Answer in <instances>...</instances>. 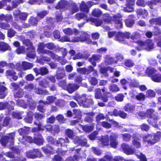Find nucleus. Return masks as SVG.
<instances>
[{
  "label": "nucleus",
  "mask_w": 161,
  "mask_h": 161,
  "mask_svg": "<svg viewBox=\"0 0 161 161\" xmlns=\"http://www.w3.org/2000/svg\"><path fill=\"white\" fill-rule=\"evenodd\" d=\"M78 10V8L75 3L72 4L70 7L69 10L71 14L77 12Z\"/></svg>",
  "instance_id": "43"
},
{
  "label": "nucleus",
  "mask_w": 161,
  "mask_h": 161,
  "mask_svg": "<svg viewBox=\"0 0 161 161\" xmlns=\"http://www.w3.org/2000/svg\"><path fill=\"white\" fill-rule=\"evenodd\" d=\"M151 79L155 82H161V74H155Z\"/></svg>",
  "instance_id": "35"
},
{
  "label": "nucleus",
  "mask_w": 161,
  "mask_h": 161,
  "mask_svg": "<svg viewBox=\"0 0 161 161\" xmlns=\"http://www.w3.org/2000/svg\"><path fill=\"white\" fill-rule=\"evenodd\" d=\"M122 136L123 140L126 142H130L132 137L131 135L129 133L123 134Z\"/></svg>",
  "instance_id": "46"
},
{
  "label": "nucleus",
  "mask_w": 161,
  "mask_h": 161,
  "mask_svg": "<svg viewBox=\"0 0 161 161\" xmlns=\"http://www.w3.org/2000/svg\"><path fill=\"white\" fill-rule=\"evenodd\" d=\"M121 147L124 153L126 155L133 154L135 152V149L131 146L126 143H123L121 144Z\"/></svg>",
  "instance_id": "4"
},
{
  "label": "nucleus",
  "mask_w": 161,
  "mask_h": 161,
  "mask_svg": "<svg viewBox=\"0 0 161 161\" xmlns=\"http://www.w3.org/2000/svg\"><path fill=\"white\" fill-rule=\"evenodd\" d=\"M35 133L33 136L34 143L39 146L42 145L44 141L42 134L39 132Z\"/></svg>",
  "instance_id": "5"
},
{
  "label": "nucleus",
  "mask_w": 161,
  "mask_h": 161,
  "mask_svg": "<svg viewBox=\"0 0 161 161\" xmlns=\"http://www.w3.org/2000/svg\"><path fill=\"white\" fill-rule=\"evenodd\" d=\"M67 2L64 0L60 1L58 3V5L57 6V8H63L66 7L67 5Z\"/></svg>",
  "instance_id": "58"
},
{
  "label": "nucleus",
  "mask_w": 161,
  "mask_h": 161,
  "mask_svg": "<svg viewBox=\"0 0 161 161\" xmlns=\"http://www.w3.org/2000/svg\"><path fill=\"white\" fill-rule=\"evenodd\" d=\"M7 88L3 85H0V98L4 99L6 96L7 93L6 92Z\"/></svg>",
  "instance_id": "25"
},
{
  "label": "nucleus",
  "mask_w": 161,
  "mask_h": 161,
  "mask_svg": "<svg viewBox=\"0 0 161 161\" xmlns=\"http://www.w3.org/2000/svg\"><path fill=\"white\" fill-rule=\"evenodd\" d=\"M100 125L103 127L107 129H109L111 127V124L105 121L101 122L100 123Z\"/></svg>",
  "instance_id": "62"
},
{
  "label": "nucleus",
  "mask_w": 161,
  "mask_h": 161,
  "mask_svg": "<svg viewBox=\"0 0 161 161\" xmlns=\"http://www.w3.org/2000/svg\"><path fill=\"white\" fill-rule=\"evenodd\" d=\"M106 59L107 63L109 64H111L114 63H116L117 62V61L114 59L112 57H109L108 55L106 56Z\"/></svg>",
  "instance_id": "48"
},
{
  "label": "nucleus",
  "mask_w": 161,
  "mask_h": 161,
  "mask_svg": "<svg viewBox=\"0 0 161 161\" xmlns=\"http://www.w3.org/2000/svg\"><path fill=\"white\" fill-rule=\"evenodd\" d=\"M124 97V96L123 94L119 93L115 96L114 98L117 102H122L123 100Z\"/></svg>",
  "instance_id": "60"
},
{
  "label": "nucleus",
  "mask_w": 161,
  "mask_h": 161,
  "mask_svg": "<svg viewBox=\"0 0 161 161\" xmlns=\"http://www.w3.org/2000/svg\"><path fill=\"white\" fill-rule=\"evenodd\" d=\"M23 70H26L31 69L33 66L32 63H29L25 61L22 62Z\"/></svg>",
  "instance_id": "30"
},
{
  "label": "nucleus",
  "mask_w": 161,
  "mask_h": 161,
  "mask_svg": "<svg viewBox=\"0 0 161 161\" xmlns=\"http://www.w3.org/2000/svg\"><path fill=\"white\" fill-rule=\"evenodd\" d=\"M65 134L69 138L73 139L74 138V132L70 129L68 128L65 130Z\"/></svg>",
  "instance_id": "37"
},
{
  "label": "nucleus",
  "mask_w": 161,
  "mask_h": 161,
  "mask_svg": "<svg viewBox=\"0 0 161 161\" xmlns=\"http://www.w3.org/2000/svg\"><path fill=\"white\" fill-rule=\"evenodd\" d=\"M102 95L101 90L99 88H96L95 90V97L97 99H99Z\"/></svg>",
  "instance_id": "55"
},
{
  "label": "nucleus",
  "mask_w": 161,
  "mask_h": 161,
  "mask_svg": "<svg viewBox=\"0 0 161 161\" xmlns=\"http://www.w3.org/2000/svg\"><path fill=\"white\" fill-rule=\"evenodd\" d=\"M34 124L36 125L37 126V127H34L32 128L31 129V131L32 132H39V131H44L45 129L44 128V126H42L41 123L39 122L37 123L36 122H34Z\"/></svg>",
  "instance_id": "15"
},
{
  "label": "nucleus",
  "mask_w": 161,
  "mask_h": 161,
  "mask_svg": "<svg viewBox=\"0 0 161 161\" xmlns=\"http://www.w3.org/2000/svg\"><path fill=\"white\" fill-rule=\"evenodd\" d=\"M47 140L48 143H50L53 145H56L57 140L52 136H48Z\"/></svg>",
  "instance_id": "56"
},
{
  "label": "nucleus",
  "mask_w": 161,
  "mask_h": 161,
  "mask_svg": "<svg viewBox=\"0 0 161 161\" xmlns=\"http://www.w3.org/2000/svg\"><path fill=\"white\" fill-rule=\"evenodd\" d=\"M139 85V82L135 80H131L129 83L130 87L137 88Z\"/></svg>",
  "instance_id": "50"
},
{
  "label": "nucleus",
  "mask_w": 161,
  "mask_h": 161,
  "mask_svg": "<svg viewBox=\"0 0 161 161\" xmlns=\"http://www.w3.org/2000/svg\"><path fill=\"white\" fill-rule=\"evenodd\" d=\"M111 94L109 92H107L103 93V95H101L99 99H101L104 102H107L108 101V98L110 97Z\"/></svg>",
  "instance_id": "32"
},
{
  "label": "nucleus",
  "mask_w": 161,
  "mask_h": 161,
  "mask_svg": "<svg viewBox=\"0 0 161 161\" xmlns=\"http://www.w3.org/2000/svg\"><path fill=\"white\" fill-rule=\"evenodd\" d=\"M33 70L35 72L36 76L41 75L42 76L46 75L49 73L48 69L46 67L43 66L38 69L37 68H35L33 69Z\"/></svg>",
  "instance_id": "6"
},
{
  "label": "nucleus",
  "mask_w": 161,
  "mask_h": 161,
  "mask_svg": "<svg viewBox=\"0 0 161 161\" xmlns=\"http://www.w3.org/2000/svg\"><path fill=\"white\" fill-rule=\"evenodd\" d=\"M0 49L2 50H6L10 49L9 46L8 44L4 42H0Z\"/></svg>",
  "instance_id": "45"
},
{
  "label": "nucleus",
  "mask_w": 161,
  "mask_h": 161,
  "mask_svg": "<svg viewBox=\"0 0 161 161\" xmlns=\"http://www.w3.org/2000/svg\"><path fill=\"white\" fill-rule=\"evenodd\" d=\"M25 154L27 158L32 159L41 157L42 155L39 150L38 149H33L32 150L26 152Z\"/></svg>",
  "instance_id": "3"
},
{
  "label": "nucleus",
  "mask_w": 161,
  "mask_h": 161,
  "mask_svg": "<svg viewBox=\"0 0 161 161\" xmlns=\"http://www.w3.org/2000/svg\"><path fill=\"white\" fill-rule=\"evenodd\" d=\"M39 85L43 87L46 88L48 86L49 82L46 80L43 79L39 81Z\"/></svg>",
  "instance_id": "52"
},
{
  "label": "nucleus",
  "mask_w": 161,
  "mask_h": 161,
  "mask_svg": "<svg viewBox=\"0 0 161 161\" xmlns=\"http://www.w3.org/2000/svg\"><path fill=\"white\" fill-rule=\"evenodd\" d=\"M155 92L153 90L149 89L146 91L145 96L147 98H152L155 97Z\"/></svg>",
  "instance_id": "38"
},
{
  "label": "nucleus",
  "mask_w": 161,
  "mask_h": 161,
  "mask_svg": "<svg viewBox=\"0 0 161 161\" xmlns=\"http://www.w3.org/2000/svg\"><path fill=\"white\" fill-rule=\"evenodd\" d=\"M145 46L148 47L150 49H152L154 47V44L151 40L147 39L145 41Z\"/></svg>",
  "instance_id": "59"
},
{
  "label": "nucleus",
  "mask_w": 161,
  "mask_h": 161,
  "mask_svg": "<svg viewBox=\"0 0 161 161\" xmlns=\"http://www.w3.org/2000/svg\"><path fill=\"white\" fill-rule=\"evenodd\" d=\"M118 136L115 134L112 133L109 136L110 140V146L114 148H116L118 144L117 141Z\"/></svg>",
  "instance_id": "7"
},
{
  "label": "nucleus",
  "mask_w": 161,
  "mask_h": 161,
  "mask_svg": "<svg viewBox=\"0 0 161 161\" xmlns=\"http://www.w3.org/2000/svg\"><path fill=\"white\" fill-rule=\"evenodd\" d=\"M64 32L66 35H70L74 33L75 35L77 34L79 32L76 29H72L70 28H67L63 30Z\"/></svg>",
  "instance_id": "22"
},
{
  "label": "nucleus",
  "mask_w": 161,
  "mask_h": 161,
  "mask_svg": "<svg viewBox=\"0 0 161 161\" xmlns=\"http://www.w3.org/2000/svg\"><path fill=\"white\" fill-rule=\"evenodd\" d=\"M140 128L142 131H147L150 129L149 126L146 124H142L140 126Z\"/></svg>",
  "instance_id": "61"
},
{
  "label": "nucleus",
  "mask_w": 161,
  "mask_h": 161,
  "mask_svg": "<svg viewBox=\"0 0 161 161\" xmlns=\"http://www.w3.org/2000/svg\"><path fill=\"white\" fill-rule=\"evenodd\" d=\"M40 53H48L50 57L53 60H57L59 56L56 55L52 51H38Z\"/></svg>",
  "instance_id": "31"
},
{
  "label": "nucleus",
  "mask_w": 161,
  "mask_h": 161,
  "mask_svg": "<svg viewBox=\"0 0 161 161\" xmlns=\"http://www.w3.org/2000/svg\"><path fill=\"white\" fill-rule=\"evenodd\" d=\"M73 114L75 115V118H80L81 117V112L79 109H74L73 110Z\"/></svg>",
  "instance_id": "47"
},
{
  "label": "nucleus",
  "mask_w": 161,
  "mask_h": 161,
  "mask_svg": "<svg viewBox=\"0 0 161 161\" xmlns=\"http://www.w3.org/2000/svg\"><path fill=\"white\" fill-rule=\"evenodd\" d=\"M151 23H155L158 25H161V18L152 19L150 20Z\"/></svg>",
  "instance_id": "64"
},
{
  "label": "nucleus",
  "mask_w": 161,
  "mask_h": 161,
  "mask_svg": "<svg viewBox=\"0 0 161 161\" xmlns=\"http://www.w3.org/2000/svg\"><path fill=\"white\" fill-rule=\"evenodd\" d=\"M89 3H88L86 4L83 1L81 2L80 5V10L85 12L86 13H88L89 11L88 5Z\"/></svg>",
  "instance_id": "34"
},
{
  "label": "nucleus",
  "mask_w": 161,
  "mask_h": 161,
  "mask_svg": "<svg viewBox=\"0 0 161 161\" xmlns=\"http://www.w3.org/2000/svg\"><path fill=\"white\" fill-rule=\"evenodd\" d=\"M136 108L135 105L131 103H128L126 104L124 107V110L128 113H132L135 111Z\"/></svg>",
  "instance_id": "14"
},
{
  "label": "nucleus",
  "mask_w": 161,
  "mask_h": 161,
  "mask_svg": "<svg viewBox=\"0 0 161 161\" xmlns=\"http://www.w3.org/2000/svg\"><path fill=\"white\" fill-rule=\"evenodd\" d=\"M90 20L92 23H94L95 25L97 26L100 25L102 23V20L98 19L91 18L90 19Z\"/></svg>",
  "instance_id": "42"
},
{
  "label": "nucleus",
  "mask_w": 161,
  "mask_h": 161,
  "mask_svg": "<svg viewBox=\"0 0 161 161\" xmlns=\"http://www.w3.org/2000/svg\"><path fill=\"white\" fill-rule=\"evenodd\" d=\"M136 99L138 101H144L146 98V96L142 93H139L135 96Z\"/></svg>",
  "instance_id": "49"
},
{
  "label": "nucleus",
  "mask_w": 161,
  "mask_h": 161,
  "mask_svg": "<svg viewBox=\"0 0 161 161\" xmlns=\"http://www.w3.org/2000/svg\"><path fill=\"white\" fill-rule=\"evenodd\" d=\"M9 140L8 136H3L2 137L0 140V142L3 146L6 145Z\"/></svg>",
  "instance_id": "40"
},
{
  "label": "nucleus",
  "mask_w": 161,
  "mask_h": 161,
  "mask_svg": "<svg viewBox=\"0 0 161 161\" xmlns=\"http://www.w3.org/2000/svg\"><path fill=\"white\" fill-rule=\"evenodd\" d=\"M132 137L133 140L132 142L133 146L136 148H140L141 147L140 141L142 137V134L134 133L132 135Z\"/></svg>",
  "instance_id": "2"
},
{
  "label": "nucleus",
  "mask_w": 161,
  "mask_h": 161,
  "mask_svg": "<svg viewBox=\"0 0 161 161\" xmlns=\"http://www.w3.org/2000/svg\"><path fill=\"white\" fill-rule=\"evenodd\" d=\"M11 118L9 117H5L3 120L2 126L6 127L8 125L11 120Z\"/></svg>",
  "instance_id": "53"
},
{
  "label": "nucleus",
  "mask_w": 161,
  "mask_h": 161,
  "mask_svg": "<svg viewBox=\"0 0 161 161\" xmlns=\"http://www.w3.org/2000/svg\"><path fill=\"white\" fill-rule=\"evenodd\" d=\"M56 99V97L53 96H48L46 98V101H40V102L41 103H45V104H47V105H48L49 104L53 103L55 101Z\"/></svg>",
  "instance_id": "28"
},
{
  "label": "nucleus",
  "mask_w": 161,
  "mask_h": 161,
  "mask_svg": "<svg viewBox=\"0 0 161 161\" xmlns=\"http://www.w3.org/2000/svg\"><path fill=\"white\" fill-rule=\"evenodd\" d=\"M108 70V69L107 67H101L99 69V71L100 73L104 75L105 76H108V75L107 72Z\"/></svg>",
  "instance_id": "54"
},
{
  "label": "nucleus",
  "mask_w": 161,
  "mask_h": 161,
  "mask_svg": "<svg viewBox=\"0 0 161 161\" xmlns=\"http://www.w3.org/2000/svg\"><path fill=\"white\" fill-rule=\"evenodd\" d=\"M14 14L15 15H18L20 19L23 20H25L27 16V13L23 12L20 13V11L19 10L14 11Z\"/></svg>",
  "instance_id": "23"
},
{
  "label": "nucleus",
  "mask_w": 161,
  "mask_h": 161,
  "mask_svg": "<svg viewBox=\"0 0 161 161\" xmlns=\"http://www.w3.org/2000/svg\"><path fill=\"white\" fill-rule=\"evenodd\" d=\"M41 149L46 154H51L53 153V148L49 145L42 147Z\"/></svg>",
  "instance_id": "19"
},
{
  "label": "nucleus",
  "mask_w": 161,
  "mask_h": 161,
  "mask_svg": "<svg viewBox=\"0 0 161 161\" xmlns=\"http://www.w3.org/2000/svg\"><path fill=\"white\" fill-rule=\"evenodd\" d=\"M157 71V70L153 68H148L146 70L145 74L147 76L151 78Z\"/></svg>",
  "instance_id": "26"
},
{
  "label": "nucleus",
  "mask_w": 161,
  "mask_h": 161,
  "mask_svg": "<svg viewBox=\"0 0 161 161\" xmlns=\"http://www.w3.org/2000/svg\"><path fill=\"white\" fill-rule=\"evenodd\" d=\"M109 137L108 135L102 136L100 139L101 144L103 146H108L109 144Z\"/></svg>",
  "instance_id": "24"
},
{
  "label": "nucleus",
  "mask_w": 161,
  "mask_h": 161,
  "mask_svg": "<svg viewBox=\"0 0 161 161\" xmlns=\"http://www.w3.org/2000/svg\"><path fill=\"white\" fill-rule=\"evenodd\" d=\"M33 112L31 111H29L26 113V116L25 118V122L31 123L33 119Z\"/></svg>",
  "instance_id": "21"
},
{
  "label": "nucleus",
  "mask_w": 161,
  "mask_h": 161,
  "mask_svg": "<svg viewBox=\"0 0 161 161\" xmlns=\"http://www.w3.org/2000/svg\"><path fill=\"white\" fill-rule=\"evenodd\" d=\"M155 111L152 108H149L147 110L146 113H145V116L148 119H150L153 117V115H155L154 114Z\"/></svg>",
  "instance_id": "36"
},
{
  "label": "nucleus",
  "mask_w": 161,
  "mask_h": 161,
  "mask_svg": "<svg viewBox=\"0 0 161 161\" xmlns=\"http://www.w3.org/2000/svg\"><path fill=\"white\" fill-rule=\"evenodd\" d=\"M159 119V117L158 115H153V117L148 119L147 122L148 123L155 128H158V125L157 123L158 120Z\"/></svg>",
  "instance_id": "8"
},
{
  "label": "nucleus",
  "mask_w": 161,
  "mask_h": 161,
  "mask_svg": "<svg viewBox=\"0 0 161 161\" xmlns=\"http://www.w3.org/2000/svg\"><path fill=\"white\" fill-rule=\"evenodd\" d=\"M161 138V132L158 131L156 133L148 134L142 136L143 142H147L148 144L152 146L158 142Z\"/></svg>",
  "instance_id": "1"
},
{
  "label": "nucleus",
  "mask_w": 161,
  "mask_h": 161,
  "mask_svg": "<svg viewBox=\"0 0 161 161\" xmlns=\"http://www.w3.org/2000/svg\"><path fill=\"white\" fill-rule=\"evenodd\" d=\"M34 92L36 94L42 95L43 94L45 95H47L48 94V91L44 90H42L41 88L39 87H35L34 89Z\"/></svg>",
  "instance_id": "33"
},
{
  "label": "nucleus",
  "mask_w": 161,
  "mask_h": 161,
  "mask_svg": "<svg viewBox=\"0 0 161 161\" xmlns=\"http://www.w3.org/2000/svg\"><path fill=\"white\" fill-rule=\"evenodd\" d=\"M24 94V92L23 89H20L14 91L13 95L15 98H19L22 97Z\"/></svg>",
  "instance_id": "20"
},
{
  "label": "nucleus",
  "mask_w": 161,
  "mask_h": 161,
  "mask_svg": "<svg viewBox=\"0 0 161 161\" xmlns=\"http://www.w3.org/2000/svg\"><path fill=\"white\" fill-rule=\"evenodd\" d=\"M78 143L81 146L89 147V145L87 144V140L86 138L83 139H79L77 140Z\"/></svg>",
  "instance_id": "41"
},
{
  "label": "nucleus",
  "mask_w": 161,
  "mask_h": 161,
  "mask_svg": "<svg viewBox=\"0 0 161 161\" xmlns=\"http://www.w3.org/2000/svg\"><path fill=\"white\" fill-rule=\"evenodd\" d=\"M86 97V95L83 94L81 95H76L74 99L79 104L82 106Z\"/></svg>",
  "instance_id": "17"
},
{
  "label": "nucleus",
  "mask_w": 161,
  "mask_h": 161,
  "mask_svg": "<svg viewBox=\"0 0 161 161\" xmlns=\"http://www.w3.org/2000/svg\"><path fill=\"white\" fill-rule=\"evenodd\" d=\"M41 101H43L42 100H40L38 102L39 105L37 106V110L39 111L44 113L46 112V109L45 108V105H47L45 103L40 102Z\"/></svg>",
  "instance_id": "29"
},
{
  "label": "nucleus",
  "mask_w": 161,
  "mask_h": 161,
  "mask_svg": "<svg viewBox=\"0 0 161 161\" xmlns=\"http://www.w3.org/2000/svg\"><path fill=\"white\" fill-rule=\"evenodd\" d=\"M80 38H84V40L81 42H83L86 41L87 43L90 44L92 43L93 44H97L96 42H92V41L90 38V36L86 32L84 31H81L80 35Z\"/></svg>",
  "instance_id": "10"
},
{
  "label": "nucleus",
  "mask_w": 161,
  "mask_h": 161,
  "mask_svg": "<svg viewBox=\"0 0 161 161\" xmlns=\"http://www.w3.org/2000/svg\"><path fill=\"white\" fill-rule=\"evenodd\" d=\"M89 79V81L92 85L96 86L97 84L98 81L96 77H91Z\"/></svg>",
  "instance_id": "57"
},
{
  "label": "nucleus",
  "mask_w": 161,
  "mask_h": 161,
  "mask_svg": "<svg viewBox=\"0 0 161 161\" xmlns=\"http://www.w3.org/2000/svg\"><path fill=\"white\" fill-rule=\"evenodd\" d=\"M93 71V67L91 65L88 66V68L83 67L79 68L77 69V71L81 74L88 75Z\"/></svg>",
  "instance_id": "11"
},
{
  "label": "nucleus",
  "mask_w": 161,
  "mask_h": 161,
  "mask_svg": "<svg viewBox=\"0 0 161 161\" xmlns=\"http://www.w3.org/2000/svg\"><path fill=\"white\" fill-rule=\"evenodd\" d=\"M65 76V73L64 68L62 67H58L56 71V76L57 80H61L63 79Z\"/></svg>",
  "instance_id": "13"
},
{
  "label": "nucleus",
  "mask_w": 161,
  "mask_h": 161,
  "mask_svg": "<svg viewBox=\"0 0 161 161\" xmlns=\"http://www.w3.org/2000/svg\"><path fill=\"white\" fill-rule=\"evenodd\" d=\"M130 33L127 32L121 33L119 32L116 34V39L119 41L122 42L124 41L125 38L129 39L130 37Z\"/></svg>",
  "instance_id": "9"
},
{
  "label": "nucleus",
  "mask_w": 161,
  "mask_h": 161,
  "mask_svg": "<svg viewBox=\"0 0 161 161\" xmlns=\"http://www.w3.org/2000/svg\"><path fill=\"white\" fill-rule=\"evenodd\" d=\"M124 64L127 68H131L133 66L135 65L133 60L130 59L126 60L124 62Z\"/></svg>",
  "instance_id": "44"
},
{
  "label": "nucleus",
  "mask_w": 161,
  "mask_h": 161,
  "mask_svg": "<svg viewBox=\"0 0 161 161\" xmlns=\"http://www.w3.org/2000/svg\"><path fill=\"white\" fill-rule=\"evenodd\" d=\"M30 131V128L29 127H24V128H20L18 130V132L19 135L23 136L24 138L25 136L28 134Z\"/></svg>",
  "instance_id": "18"
},
{
  "label": "nucleus",
  "mask_w": 161,
  "mask_h": 161,
  "mask_svg": "<svg viewBox=\"0 0 161 161\" xmlns=\"http://www.w3.org/2000/svg\"><path fill=\"white\" fill-rule=\"evenodd\" d=\"M93 103L94 102L92 99L86 97L82 106L85 107L89 108L93 105Z\"/></svg>",
  "instance_id": "27"
},
{
  "label": "nucleus",
  "mask_w": 161,
  "mask_h": 161,
  "mask_svg": "<svg viewBox=\"0 0 161 161\" xmlns=\"http://www.w3.org/2000/svg\"><path fill=\"white\" fill-rule=\"evenodd\" d=\"M79 86L77 84L73 83H69L66 90L69 93H71L79 89Z\"/></svg>",
  "instance_id": "12"
},
{
  "label": "nucleus",
  "mask_w": 161,
  "mask_h": 161,
  "mask_svg": "<svg viewBox=\"0 0 161 161\" xmlns=\"http://www.w3.org/2000/svg\"><path fill=\"white\" fill-rule=\"evenodd\" d=\"M112 20L118 25L117 26V28H121L122 27V19L121 15L120 14L114 15L113 17Z\"/></svg>",
  "instance_id": "16"
},
{
  "label": "nucleus",
  "mask_w": 161,
  "mask_h": 161,
  "mask_svg": "<svg viewBox=\"0 0 161 161\" xmlns=\"http://www.w3.org/2000/svg\"><path fill=\"white\" fill-rule=\"evenodd\" d=\"M83 130L86 132L89 133L92 131L94 129V127L92 125H82Z\"/></svg>",
  "instance_id": "39"
},
{
  "label": "nucleus",
  "mask_w": 161,
  "mask_h": 161,
  "mask_svg": "<svg viewBox=\"0 0 161 161\" xmlns=\"http://www.w3.org/2000/svg\"><path fill=\"white\" fill-rule=\"evenodd\" d=\"M24 43H25L26 46L28 47V49L34 50L35 49L34 47L32 45L31 41L29 40H26L24 41Z\"/></svg>",
  "instance_id": "63"
},
{
  "label": "nucleus",
  "mask_w": 161,
  "mask_h": 161,
  "mask_svg": "<svg viewBox=\"0 0 161 161\" xmlns=\"http://www.w3.org/2000/svg\"><path fill=\"white\" fill-rule=\"evenodd\" d=\"M109 89L110 91L113 92H116L119 91V88L116 84H113L111 85Z\"/></svg>",
  "instance_id": "51"
}]
</instances>
